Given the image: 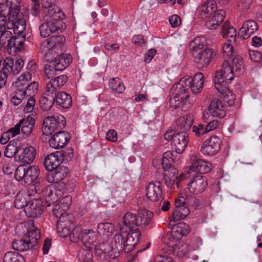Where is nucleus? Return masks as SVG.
<instances>
[{
    "instance_id": "13",
    "label": "nucleus",
    "mask_w": 262,
    "mask_h": 262,
    "mask_svg": "<svg viewBox=\"0 0 262 262\" xmlns=\"http://www.w3.org/2000/svg\"><path fill=\"white\" fill-rule=\"evenodd\" d=\"M188 142V135L186 132H179L173 137V144L176 151L182 154L185 150Z\"/></svg>"
},
{
    "instance_id": "17",
    "label": "nucleus",
    "mask_w": 262,
    "mask_h": 262,
    "mask_svg": "<svg viewBox=\"0 0 262 262\" xmlns=\"http://www.w3.org/2000/svg\"><path fill=\"white\" fill-rule=\"evenodd\" d=\"M146 196L152 202L158 201L162 196L161 184L158 181L149 183L146 189Z\"/></svg>"
},
{
    "instance_id": "10",
    "label": "nucleus",
    "mask_w": 262,
    "mask_h": 262,
    "mask_svg": "<svg viewBox=\"0 0 262 262\" xmlns=\"http://www.w3.org/2000/svg\"><path fill=\"white\" fill-rule=\"evenodd\" d=\"M65 41V38L62 35L53 36L49 39L43 41L41 45V49L45 53L46 57L48 53L54 48L60 47Z\"/></svg>"
},
{
    "instance_id": "36",
    "label": "nucleus",
    "mask_w": 262,
    "mask_h": 262,
    "mask_svg": "<svg viewBox=\"0 0 262 262\" xmlns=\"http://www.w3.org/2000/svg\"><path fill=\"white\" fill-rule=\"evenodd\" d=\"M192 92L193 93H198L203 88L204 84V76L202 73L196 74L192 79Z\"/></svg>"
},
{
    "instance_id": "38",
    "label": "nucleus",
    "mask_w": 262,
    "mask_h": 262,
    "mask_svg": "<svg viewBox=\"0 0 262 262\" xmlns=\"http://www.w3.org/2000/svg\"><path fill=\"white\" fill-rule=\"evenodd\" d=\"M124 239L123 232L115 235L111 244L113 250L119 252L123 248Z\"/></svg>"
},
{
    "instance_id": "24",
    "label": "nucleus",
    "mask_w": 262,
    "mask_h": 262,
    "mask_svg": "<svg viewBox=\"0 0 262 262\" xmlns=\"http://www.w3.org/2000/svg\"><path fill=\"white\" fill-rule=\"evenodd\" d=\"M55 102L63 108H69L72 103L71 96L63 91L57 92L55 97Z\"/></svg>"
},
{
    "instance_id": "62",
    "label": "nucleus",
    "mask_w": 262,
    "mask_h": 262,
    "mask_svg": "<svg viewBox=\"0 0 262 262\" xmlns=\"http://www.w3.org/2000/svg\"><path fill=\"white\" fill-rule=\"evenodd\" d=\"M31 7L30 10L31 13L34 16H37L40 12V3L39 0H31Z\"/></svg>"
},
{
    "instance_id": "31",
    "label": "nucleus",
    "mask_w": 262,
    "mask_h": 262,
    "mask_svg": "<svg viewBox=\"0 0 262 262\" xmlns=\"http://www.w3.org/2000/svg\"><path fill=\"white\" fill-rule=\"evenodd\" d=\"M12 248L16 251H25L29 250H33L32 246L28 241L23 236V238L15 239L12 243Z\"/></svg>"
},
{
    "instance_id": "5",
    "label": "nucleus",
    "mask_w": 262,
    "mask_h": 262,
    "mask_svg": "<svg viewBox=\"0 0 262 262\" xmlns=\"http://www.w3.org/2000/svg\"><path fill=\"white\" fill-rule=\"evenodd\" d=\"M217 74L214 75V83L215 89L219 93L224 95V101L229 106L234 103L235 96L228 87V80H223L220 77L222 75Z\"/></svg>"
},
{
    "instance_id": "56",
    "label": "nucleus",
    "mask_w": 262,
    "mask_h": 262,
    "mask_svg": "<svg viewBox=\"0 0 262 262\" xmlns=\"http://www.w3.org/2000/svg\"><path fill=\"white\" fill-rule=\"evenodd\" d=\"M169 103L171 107L176 109L181 107L182 99L180 96L173 93L172 95L170 98Z\"/></svg>"
},
{
    "instance_id": "41",
    "label": "nucleus",
    "mask_w": 262,
    "mask_h": 262,
    "mask_svg": "<svg viewBox=\"0 0 262 262\" xmlns=\"http://www.w3.org/2000/svg\"><path fill=\"white\" fill-rule=\"evenodd\" d=\"M13 24V32L16 35H23L26 36L24 31L26 29V23L24 19H18L15 20Z\"/></svg>"
},
{
    "instance_id": "46",
    "label": "nucleus",
    "mask_w": 262,
    "mask_h": 262,
    "mask_svg": "<svg viewBox=\"0 0 262 262\" xmlns=\"http://www.w3.org/2000/svg\"><path fill=\"white\" fill-rule=\"evenodd\" d=\"M78 258L81 262H92L93 260L92 253L88 250L82 249L78 253Z\"/></svg>"
},
{
    "instance_id": "30",
    "label": "nucleus",
    "mask_w": 262,
    "mask_h": 262,
    "mask_svg": "<svg viewBox=\"0 0 262 262\" xmlns=\"http://www.w3.org/2000/svg\"><path fill=\"white\" fill-rule=\"evenodd\" d=\"M193 122L192 117L190 115H185L180 117L176 121L178 129L180 132H187L190 129Z\"/></svg>"
},
{
    "instance_id": "59",
    "label": "nucleus",
    "mask_w": 262,
    "mask_h": 262,
    "mask_svg": "<svg viewBox=\"0 0 262 262\" xmlns=\"http://www.w3.org/2000/svg\"><path fill=\"white\" fill-rule=\"evenodd\" d=\"M37 88L38 84L36 82L33 81L30 82V81H28V86H27V89L24 92L25 96H31L34 92L37 90Z\"/></svg>"
},
{
    "instance_id": "29",
    "label": "nucleus",
    "mask_w": 262,
    "mask_h": 262,
    "mask_svg": "<svg viewBox=\"0 0 262 262\" xmlns=\"http://www.w3.org/2000/svg\"><path fill=\"white\" fill-rule=\"evenodd\" d=\"M216 2L214 0H208L204 3L199 8L202 17H208V16L216 11Z\"/></svg>"
},
{
    "instance_id": "54",
    "label": "nucleus",
    "mask_w": 262,
    "mask_h": 262,
    "mask_svg": "<svg viewBox=\"0 0 262 262\" xmlns=\"http://www.w3.org/2000/svg\"><path fill=\"white\" fill-rule=\"evenodd\" d=\"M233 47L230 43H226L224 44L223 47V53L225 61L231 58L233 55Z\"/></svg>"
},
{
    "instance_id": "37",
    "label": "nucleus",
    "mask_w": 262,
    "mask_h": 262,
    "mask_svg": "<svg viewBox=\"0 0 262 262\" xmlns=\"http://www.w3.org/2000/svg\"><path fill=\"white\" fill-rule=\"evenodd\" d=\"M42 96L39 100L40 107L43 111L50 110L55 102V96L46 95Z\"/></svg>"
},
{
    "instance_id": "6",
    "label": "nucleus",
    "mask_w": 262,
    "mask_h": 262,
    "mask_svg": "<svg viewBox=\"0 0 262 262\" xmlns=\"http://www.w3.org/2000/svg\"><path fill=\"white\" fill-rule=\"evenodd\" d=\"M189 191L194 194H199L204 191L207 186L206 177L201 174H195L188 184Z\"/></svg>"
},
{
    "instance_id": "44",
    "label": "nucleus",
    "mask_w": 262,
    "mask_h": 262,
    "mask_svg": "<svg viewBox=\"0 0 262 262\" xmlns=\"http://www.w3.org/2000/svg\"><path fill=\"white\" fill-rule=\"evenodd\" d=\"M42 6L44 8L49 9L46 16H49L50 11L54 14H59L60 12L63 13L57 6L52 2L51 0H42Z\"/></svg>"
},
{
    "instance_id": "20",
    "label": "nucleus",
    "mask_w": 262,
    "mask_h": 262,
    "mask_svg": "<svg viewBox=\"0 0 262 262\" xmlns=\"http://www.w3.org/2000/svg\"><path fill=\"white\" fill-rule=\"evenodd\" d=\"M31 73H28L21 75L14 83V86L16 89V94L19 96H25V91L28 86L29 79H31Z\"/></svg>"
},
{
    "instance_id": "21",
    "label": "nucleus",
    "mask_w": 262,
    "mask_h": 262,
    "mask_svg": "<svg viewBox=\"0 0 262 262\" xmlns=\"http://www.w3.org/2000/svg\"><path fill=\"white\" fill-rule=\"evenodd\" d=\"M27 215L30 217H35L41 214L42 207L40 201L38 200L29 201L24 210Z\"/></svg>"
},
{
    "instance_id": "28",
    "label": "nucleus",
    "mask_w": 262,
    "mask_h": 262,
    "mask_svg": "<svg viewBox=\"0 0 262 262\" xmlns=\"http://www.w3.org/2000/svg\"><path fill=\"white\" fill-rule=\"evenodd\" d=\"M20 129L21 133L28 136L31 134L34 127L35 120L32 117H27L26 119H22L19 122Z\"/></svg>"
},
{
    "instance_id": "14",
    "label": "nucleus",
    "mask_w": 262,
    "mask_h": 262,
    "mask_svg": "<svg viewBox=\"0 0 262 262\" xmlns=\"http://www.w3.org/2000/svg\"><path fill=\"white\" fill-rule=\"evenodd\" d=\"M69 135L64 131H58L49 140L51 147L55 149L62 148L67 143Z\"/></svg>"
},
{
    "instance_id": "27",
    "label": "nucleus",
    "mask_w": 262,
    "mask_h": 262,
    "mask_svg": "<svg viewBox=\"0 0 262 262\" xmlns=\"http://www.w3.org/2000/svg\"><path fill=\"white\" fill-rule=\"evenodd\" d=\"M39 170L37 166L27 167L24 183L26 184H31L39 179Z\"/></svg>"
},
{
    "instance_id": "4",
    "label": "nucleus",
    "mask_w": 262,
    "mask_h": 262,
    "mask_svg": "<svg viewBox=\"0 0 262 262\" xmlns=\"http://www.w3.org/2000/svg\"><path fill=\"white\" fill-rule=\"evenodd\" d=\"M64 17L63 13L54 14L50 11L49 16H46V22L41 25L39 27L40 35L46 38L57 31L59 29L58 24Z\"/></svg>"
},
{
    "instance_id": "23",
    "label": "nucleus",
    "mask_w": 262,
    "mask_h": 262,
    "mask_svg": "<svg viewBox=\"0 0 262 262\" xmlns=\"http://www.w3.org/2000/svg\"><path fill=\"white\" fill-rule=\"evenodd\" d=\"M62 162L56 152L48 155L45 159L44 165L48 171H52L60 165Z\"/></svg>"
},
{
    "instance_id": "19",
    "label": "nucleus",
    "mask_w": 262,
    "mask_h": 262,
    "mask_svg": "<svg viewBox=\"0 0 262 262\" xmlns=\"http://www.w3.org/2000/svg\"><path fill=\"white\" fill-rule=\"evenodd\" d=\"M124 230L128 229L131 231H139V221L136 214L132 212H127L123 218Z\"/></svg>"
},
{
    "instance_id": "49",
    "label": "nucleus",
    "mask_w": 262,
    "mask_h": 262,
    "mask_svg": "<svg viewBox=\"0 0 262 262\" xmlns=\"http://www.w3.org/2000/svg\"><path fill=\"white\" fill-rule=\"evenodd\" d=\"M68 209L67 205H61L60 203L56 204L53 208V213L54 215L58 218L67 213L66 210Z\"/></svg>"
},
{
    "instance_id": "42",
    "label": "nucleus",
    "mask_w": 262,
    "mask_h": 262,
    "mask_svg": "<svg viewBox=\"0 0 262 262\" xmlns=\"http://www.w3.org/2000/svg\"><path fill=\"white\" fill-rule=\"evenodd\" d=\"M20 149V147L16 145V143H15L14 141H10L5 149L4 155L8 158H12L18 153Z\"/></svg>"
},
{
    "instance_id": "39",
    "label": "nucleus",
    "mask_w": 262,
    "mask_h": 262,
    "mask_svg": "<svg viewBox=\"0 0 262 262\" xmlns=\"http://www.w3.org/2000/svg\"><path fill=\"white\" fill-rule=\"evenodd\" d=\"M3 262H25V259L18 252L9 251L5 254Z\"/></svg>"
},
{
    "instance_id": "1",
    "label": "nucleus",
    "mask_w": 262,
    "mask_h": 262,
    "mask_svg": "<svg viewBox=\"0 0 262 262\" xmlns=\"http://www.w3.org/2000/svg\"><path fill=\"white\" fill-rule=\"evenodd\" d=\"M203 48V45L200 43L199 37L195 38L190 43V49L192 51V54L194 57L198 67L200 68L208 66L216 55L212 49L205 48L202 50Z\"/></svg>"
},
{
    "instance_id": "47",
    "label": "nucleus",
    "mask_w": 262,
    "mask_h": 262,
    "mask_svg": "<svg viewBox=\"0 0 262 262\" xmlns=\"http://www.w3.org/2000/svg\"><path fill=\"white\" fill-rule=\"evenodd\" d=\"M27 204L28 202L26 199V194L23 195V194H18L17 195L14 202L15 208L18 209L24 208V210H25V207H26Z\"/></svg>"
},
{
    "instance_id": "9",
    "label": "nucleus",
    "mask_w": 262,
    "mask_h": 262,
    "mask_svg": "<svg viewBox=\"0 0 262 262\" xmlns=\"http://www.w3.org/2000/svg\"><path fill=\"white\" fill-rule=\"evenodd\" d=\"M221 140L218 137H211L209 140L203 143L201 151L205 155L212 156L216 154L220 148Z\"/></svg>"
},
{
    "instance_id": "35",
    "label": "nucleus",
    "mask_w": 262,
    "mask_h": 262,
    "mask_svg": "<svg viewBox=\"0 0 262 262\" xmlns=\"http://www.w3.org/2000/svg\"><path fill=\"white\" fill-rule=\"evenodd\" d=\"M189 214V210L185 205L176 206V209L173 212L172 216L174 222L182 220Z\"/></svg>"
},
{
    "instance_id": "2",
    "label": "nucleus",
    "mask_w": 262,
    "mask_h": 262,
    "mask_svg": "<svg viewBox=\"0 0 262 262\" xmlns=\"http://www.w3.org/2000/svg\"><path fill=\"white\" fill-rule=\"evenodd\" d=\"M72 57L70 54L58 55L54 60L49 61L45 66V73L48 79H54L56 72L61 71L72 62Z\"/></svg>"
},
{
    "instance_id": "45",
    "label": "nucleus",
    "mask_w": 262,
    "mask_h": 262,
    "mask_svg": "<svg viewBox=\"0 0 262 262\" xmlns=\"http://www.w3.org/2000/svg\"><path fill=\"white\" fill-rule=\"evenodd\" d=\"M94 249L96 252L98 254H100L101 253L110 254L111 251L113 250V248H112L111 244L109 245L104 243L95 245Z\"/></svg>"
},
{
    "instance_id": "26",
    "label": "nucleus",
    "mask_w": 262,
    "mask_h": 262,
    "mask_svg": "<svg viewBox=\"0 0 262 262\" xmlns=\"http://www.w3.org/2000/svg\"><path fill=\"white\" fill-rule=\"evenodd\" d=\"M24 236L32 246L33 249H37L38 241L40 238V231L38 229L33 227Z\"/></svg>"
},
{
    "instance_id": "58",
    "label": "nucleus",
    "mask_w": 262,
    "mask_h": 262,
    "mask_svg": "<svg viewBox=\"0 0 262 262\" xmlns=\"http://www.w3.org/2000/svg\"><path fill=\"white\" fill-rule=\"evenodd\" d=\"M177 84H179V86H182L187 91L189 88H191L192 90V83L191 77H183Z\"/></svg>"
},
{
    "instance_id": "22",
    "label": "nucleus",
    "mask_w": 262,
    "mask_h": 262,
    "mask_svg": "<svg viewBox=\"0 0 262 262\" xmlns=\"http://www.w3.org/2000/svg\"><path fill=\"white\" fill-rule=\"evenodd\" d=\"M64 226L61 227V229L58 228V225H57V232L59 234V236L62 237H66L69 236L71 239L74 237V232L76 231L75 229L74 230V225L72 223V219H69L65 221L63 223Z\"/></svg>"
},
{
    "instance_id": "60",
    "label": "nucleus",
    "mask_w": 262,
    "mask_h": 262,
    "mask_svg": "<svg viewBox=\"0 0 262 262\" xmlns=\"http://www.w3.org/2000/svg\"><path fill=\"white\" fill-rule=\"evenodd\" d=\"M25 40V36L23 35H15V51L16 50H20L24 47V41Z\"/></svg>"
},
{
    "instance_id": "64",
    "label": "nucleus",
    "mask_w": 262,
    "mask_h": 262,
    "mask_svg": "<svg viewBox=\"0 0 262 262\" xmlns=\"http://www.w3.org/2000/svg\"><path fill=\"white\" fill-rule=\"evenodd\" d=\"M249 56L254 62H258L262 60V54L256 51H250Z\"/></svg>"
},
{
    "instance_id": "43",
    "label": "nucleus",
    "mask_w": 262,
    "mask_h": 262,
    "mask_svg": "<svg viewBox=\"0 0 262 262\" xmlns=\"http://www.w3.org/2000/svg\"><path fill=\"white\" fill-rule=\"evenodd\" d=\"M96 233L91 230H85L82 232L81 236V239L84 244H93L96 240Z\"/></svg>"
},
{
    "instance_id": "3",
    "label": "nucleus",
    "mask_w": 262,
    "mask_h": 262,
    "mask_svg": "<svg viewBox=\"0 0 262 262\" xmlns=\"http://www.w3.org/2000/svg\"><path fill=\"white\" fill-rule=\"evenodd\" d=\"M243 61L241 57L239 56H235L232 60L231 66L229 64V61H225L223 63L222 70L217 71L215 75L217 74L222 75L220 77L223 80H228L229 82L232 81L233 78V72L235 71L236 73H240L243 68Z\"/></svg>"
},
{
    "instance_id": "33",
    "label": "nucleus",
    "mask_w": 262,
    "mask_h": 262,
    "mask_svg": "<svg viewBox=\"0 0 262 262\" xmlns=\"http://www.w3.org/2000/svg\"><path fill=\"white\" fill-rule=\"evenodd\" d=\"M35 155L36 151L34 148L30 146L24 149L22 155L19 156L18 158L24 163H30L33 161Z\"/></svg>"
},
{
    "instance_id": "57",
    "label": "nucleus",
    "mask_w": 262,
    "mask_h": 262,
    "mask_svg": "<svg viewBox=\"0 0 262 262\" xmlns=\"http://www.w3.org/2000/svg\"><path fill=\"white\" fill-rule=\"evenodd\" d=\"M20 7L13 8V6H10L9 12L8 13L9 19L12 21H14L19 19L18 17Z\"/></svg>"
},
{
    "instance_id": "12",
    "label": "nucleus",
    "mask_w": 262,
    "mask_h": 262,
    "mask_svg": "<svg viewBox=\"0 0 262 262\" xmlns=\"http://www.w3.org/2000/svg\"><path fill=\"white\" fill-rule=\"evenodd\" d=\"M69 173L68 167L61 165L50 171L47 175V180L49 183H57L63 180Z\"/></svg>"
},
{
    "instance_id": "11",
    "label": "nucleus",
    "mask_w": 262,
    "mask_h": 262,
    "mask_svg": "<svg viewBox=\"0 0 262 262\" xmlns=\"http://www.w3.org/2000/svg\"><path fill=\"white\" fill-rule=\"evenodd\" d=\"M192 165L189 170L198 171L199 174H203L209 172L211 170V164L202 159L197 158L196 156L191 157Z\"/></svg>"
},
{
    "instance_id": "48",
    "label": "nucleus",
    "mask_w": 262,
    "mask_h": 262,
    "mask_svg": "<svg viewBox=\"0 0 262 262\" xmlns=\"http://www.w3.org/2000/svg\"><path fill=\"white\" fill-rule=\"evenodd\" d=\"M56 152L57 154H58V156L60 159L61 162H68L69 161L71 160V158L73 156V149L71 148L67 149L66 150L57 151Z\"/></svg>"
},
{
    "instance_id": "50",
    "label": "nucleus",
    "mask_w": 262,
    "mask_h": 262,
    "mask_svg": "<svg viewBox=\"0 0 262 262\" xmlns=\"http://www.w3.org/2000/svg\"><path fill=\"white\" fill-rule=\"evenodd\" d=\"M24 64V61L21 58H16L15 62L13 58V66L11 67L12 72H11V73L14 75L18 74L23 68Z\"/></svg>"
},
{
    "instance_id": "53",
    "label": "nucleus",
    "mask_w": 262,
    "mask_h": 262,
    "mask_svg": "<svg viewBox=\"0 0 262 262\" xmlns=\"http://www.w3.org/2000/svg\"><path fill=\"white\" fill-rule=\"evenodd\" d=\"M187 92V90L182 86H179L177 83L174 85L173 94L180 96L182 100L183 98H189V96Z\"/></svg>"
},
{
    "instance_id": "32",
    "label": "nucleus",
    "mask_w": 262,
    "mask_h": 262,
    "mask_svg": "<svg viewBox=\"0 0 262 262\" xmlns=\"http://www.w3.org/2000/svg\"><path fill=\"white\" fill-rule=\"evenodd\" d=\"M222 35L224 38L228 39L229 41H235L236 36V30L226 21L222 27Z\"/></svg>"
},
{
    "instance_id": "52",
    "label": "nucleus",
    "mask_w": 262,
    "mask_h": 262,
    "mask_svg": "<svg viewBox=\"0 0 262 262\" xmlns=\"http://www.w3.org/2000/svg\"><path fill=\"white\" fill-rule=\"evenodd\" d=\"M13 66V58L11 57H7L5 58L3 63L2 72L9 74L12 72V66Z\"/></svg>"
},
{
    "instance_id": "7",
    "label": "nucleus",
    "mask_w": 262,
    "mask_h": 262,
    "mask_svg": "<svg viewBox=\"0 0 262 262\" xmlns=\"http://www.w3.org/2000/svg\"><path fill=\"white\" fill-rule=\"evenodd\" d=\"M120 231L123 232L125 236L124 241L123 250L128 253L132 251L137 244L141 234L139 231H132L130 233H126L127 230H124V227H120Z\"/></svg>"
},
{
    "instance_id": "51",
    "label": "nucleus",
    "mask_w": 262,
    "mask_h": 262,
    "mask_svg": "<svg viewBox=\"0 0 262 262\" xmlns=\"http://www.w3.org/2000/svg\"><path fill=\"white\" fill-rule=\"evenodd\" d=\"M12 36V33L9 30L0 29V45L5 46Z\"/></svg>"
},
{
    "instance_id": "61",
    "label": "nucleus",
    "mask_w": 262,
    "mask_h": 262,
    "mask_svg": "<svg viewBox=\"0 0 262 262\" xmlns=\"http://www.w3.org/2000/svg\"><path fill=\"white\" fill-rule=\"evenodd\" d=\"M225 12L222 9L214 12L212 18L215 21V24H220L223 21L225 17Z\"/></svg>"
},
{
    "instance_id": "8",
    "label": "nucleus",
    "mask_w": 262,
    "mask_h": 262,
    "mask_svg": "<svg viewBox=\"0 0 262 262\" xmlns=\"http://www.w3.org/2000/svg\"><path fill=\"white\" fill-rule=\"evenodd\" d=\"M68 77L65 75H62L51 79L47 83L45 95L55 96L57 92L59 91L61 87L66 83Z\"/></svg>"
},
{
    "instance_id": "18",
    "label": "nucleus",
    "mask_w": 262,
    "mask_h": 262,
    "mask_svg": "<svg viewBox=\"0 0 262 262\" xmlns=\"http://www.w3.org/2000/svg\"><path fill=\"white\" fill-rule=\"evenodd\" d=\"M257 29V23L254 20H248L244 23L242 27L238 31V35L242 39H246L248 38Z\"/></svg>"
},
{
    "instance_id": "25",
    "label": "nucleus",
    "mask_w": 262,
    "mask_h": 262,
    "mask_svg": "<svg viewBox=\"0 0 262 262\" xmlns=\"http://www.w3.org/2000/svg\"><path fill=\"white\" fill-rule=\"evenodd\" d=\"M166 171H167V173H165V174L166 177H168V179H169V183H168L167 179H165V184L167 186H172L173 185L176 184L177 187H178L179 182H180L181 180L183 178L184 175L180 174L179 177H178L177 170L173 167L169 168V169Z\"/></svg>"
},
{
    "instance_id": "55",
    "label": "nucleus",
    "mask_w": 262,
    "mask_h": 262,
    "mask_svg": "<svg viewBox=\"0 0 262 262\" xmlns=\"http://www.w3.org/2000/svg\"><path fill=\"white\" fill-rule=\"evenodd\" d=\"M27 167L24 165H19L15 169V177L17 181H25Z\"/></svg>"
},
{
    "instance_id": "34",
    "label": "nucleus",
    "mask_w": 262,
    "mask_h": 262,
    "mask_svg": "<svg viewBox=\"0 0 262 262\" xmlns=\"http://www.w3.org/2000/svg\"><path fill=\"white\" fill-rule=\"evenodd\" d=\"M138 217L140 219L139 226L146 227L150 223L153 217L152 213L146 209H140L138 212Z\"/></svg>"
},
{
    "instance_id": "63",
    "label": "nucleus",
    "mask_w": 262,
    "mask_h": 262,
    "mask_svg": "<svg viewBox=\"0 0 262 262\" xmlns=\"http://www.w3.org/2000/svg\"><path fill=\"white\" fill-rule=\"evenodd\" d=\"M192 129L193 132L196 136L204 135L208 132V131L206 129V127H204V125L202 124H199L197 126H194Z\"/></svg>"
},
{
    "instance_id": "15",
    "label": "nucleus",
    "mask_w": 262,
    "mask_h": 262,
    "mask_svg": "<svg viewBox=\"0 0 262 262\" xmlns=\"http://www.w3.org/2000/svg\"><path fill=\"white\" fill-rule=\"evenodd\" d=\"M59 128H60V124L57 119L53 116L47 117L42 124V132L45 135L49 136Z\"/></svg>"
},
{
    "instance_id": "16",
    "label": "nucleus",
    "mask_w": 262,
    "mask_h": 262,
    "mask_svg": "<svg viewBox=\"0 0 262 262\" xmlns=\"http://www.w3.org/2000/svg\"><path fill=\"white\" fill-rule=\"evenodd\" d=\"M207 114L213 117L223 118L226 115L225 106L219 99L211 101L207 110Z\"/></svg>"
},
{
    "instance_id": "40",
    "label": "nucleus",
    "mask_w": 262,
    "mask_h": 262,
    "mask_svg": "<svg viewBox=\"0 0 262 262\" xmlns=\"http://www.w3.org/2000/svg\"><path fill=\"white\" fill-rule=\"evenodd\" d=\"M114 230V226L110 223H100L98 225V232L100 235L110 236Z\"/></svg>"
}]
</instances>
